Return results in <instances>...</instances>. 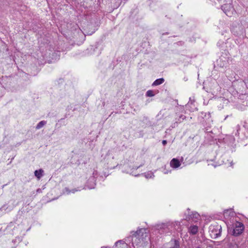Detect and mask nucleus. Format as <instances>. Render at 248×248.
Listing matches in <instances>:
<instances>
[{
	"label": "nucleus",
	"instance_id": "1",
	"mask_svg": "<svg viewBox=\"0 0 248 248\" xmlns=\"http://www.w3.org/2000/svg\"><path fill=\"white\" fill-rule=\"evenodd\" d=\"M131 235L127 237L124 240H119L115 243L116 248H131L129 245L131 243L132 246L137 248H143L149 240V236L147 230L141 228L135 232H131Z\"/></svg>",
	"mask_w": 248,
	"mask_h": 248
},
{
	"label": "nucleus",
	"instance_id": "2",
	"mask_svg": "<svg viewBox=\"0 0 248 248\" xmlns=\"http://www.w3.org/2000/svg\"><path fill=\"white\" fill-rule=\"evenodd\" d=\"M230 80L232 85L229 88V92L233 96H239V94H243L246 89L245 82L242 79H237V77L230 76Z\"/></svg>",
	"mask_w": 248,
	"mask_h": 248
},
{
	"label": "nucleus",
	"instance_id": "3",
	"mask_svg": "<svg viewBox=\"0 0 248 248\" xmlns=\"http://www.w3.org/2000/svg\"><path fill=\"white\" fill-rule=\"evenodd\" d=\"M179 225L180 223L179 221L169 220L155 224V228L161 232L167 233L176 229V226Z\"/></svg>",
	"mask_w": 248,
	"mask_h": 248
},
{
	"label": "nucleus",
	"instance_id": "4",
	"mask_svg": "<svg viewBox=\"0 0 248 248\" xmlns=\"http://www.w3.org/2000/svg\"><path fill=\"white\" fill-rule=\"evenodd\" d=\"M200 219V215L196 212H190L189 209H187V213H186L185 220L188 221L189 223H196Z\"/></svg>",
	"mask_w": 248,
	"mask_h": 248
},
{
	"label": "nucleus",
	"instance_id": "5",
	"mask_svg": "<svg viewBox=\"0 0 248 248\" xmlns=\"http://www.w3.org/2000/svg\"><path fill=\"white\" fill-rule=\"evenodd\" d=\"M221 227L218 224H212L209 226V232L211 237L216 238L221 234Z\"/></svg>",
	"mask_w": 248,
	"mask_h": 248
},
{
	"label": "nucleus",
	"instance_id": "6",
	"mask_svg": "<svg viewBox=\"0 0 248 248\" xmlns=\"http://www.w3.org/2000/svg\"><path fill=\"white\" fill-rule=\"evenodd\" d=\"M228 225H230V227H228L230 228L231 224H229ZM232 226L231 228L233 230L232 233L233 235L235 236H237L243 232L244 229L243 224L236 221L233 223Z\"/></svg>",
	"mask_w": 248,
	"mask_h": 248
},
{
	"label": "nucleus",
	"instance_id": "7",
	"mask_svg": "<svg viewBox=\"0 0 248 248\" xmlns=\"http://www.w3.org/2000/svg\"><path fill=\"white\" fill-rule=\"evenodd\" d=\"M105 161L108 164V168L110 169H114L118 165V163L114 156L110 153L107 155L105 158Z\"/></svg>",
	"mask_w": 248,
	"mask_h": 248
},
{
	"label": "nucleus",
	"instance_id": "8",
	"mask_svg": "<svg viewBox=\"0 0 248 248\" xmlns=\"http://www.w3.org/2000/svg\"><path fill=\"white\" fill-rule=\"evenodd\" d=\"M200 118L202 119V121L201 120L203 124L207 125L208 126H210L213 124V120L211 118V113L209 112H202L200 113L199 116Z\"/></svg>",
	"mask_w": 248,
	"mask_h": 248
},
{
	"label": "nucleus",
	"instance_id": "9",
	"mask_svg": "<svg viewBox=\"0 0 248 248\" xmlns=\"http://www.w3.org/2000/svg\"><path fill=\"white\" fill-rule=\"evenodd\" d=\"M93 176L91 177L88 180L84 188L88 189H93L94 188L95 186V176L97 175L96 172H94L93 174Z\"/></svg>",
	"mask_w": 248,
	"mask_h": 248
},
{
	"label": "nucleus",
	"instance_id": "10",
	"mask_svg": "<svg viewBox=\"0 0 248 248\" xmlns=\"http://www.w3.org/2000/svg\"><path fill=\"white\" fill-rule=\"evenodd\" d=\"M222 9L226 15L229 16H231L234 12V10L231 5L227 4L222 6Z\"/></svg>",
	"mask_w": 248,
	"mask_h": 248
},
{
	"label": "nucleus",
	"instance_id": "11",
	"mask_svg": "<svg viewBox=\"0 0 248 248\" xmlns=\"http://www.w3.org/2000/svg\"><path fill=\"white\" fill-rule=\"evenodd\" d=\"M195 102L194 97H190L189 101L187 103V104L186 105V109L189 110L191 112H193L195 110H196L197 107L195 106L194 104Z\"/></svg>",
	"mask_w": 248,
	"mask_h": 248
},
{
	"label": "nucleus",
	"instance_id": "12",
	"mask_svg": "<svg viewBox=\"0 0 248 248\" xmlns=\"http://www.w3.org/2000/svg\"><path fill=\"white\" fill-rule=\"evenodd\" d=\"M181 161H180L177 158H173L170 162V166L174 169H178L181 165Z\"/></svg>",
	"mask_w": 248,
	"mask_h": 248
},
{
	"label": "nucleus",
	"instance_id": "13",
	"mask_svg": "<svg viewBox=\"0 0 248 248\" xmlns=\"http://www.w3.org/2000/svg\"><path fill=\"white\" fill-rule=\"evenodd\" d=\"M198 232V225L197 223H195V224H191L188 227V232L192 235L196 234Z\"/></svg>",
	"mask_w": 248,
	"mask_h": 248
},
{
	"label": "nucleus",
	"instance_id": "14",
	"mask_svg": "<svg viewBox=\"0 0 248 248\" xmlns=\"http://www.w3.org/2000/svg\"><path fill=\"white\" fill-rule=\"evenodd\" d=\"M23 230V227L22 225L18 224L16 226H14L13 228V234H20Z\"/></svg>",
	"mask_w": 248,
	"mask_h": 248
},
{
	"label": "nucleus",
	"instance_id": "15",
	"mask_svg": "<svg viewBox=\"0 0 248 248\" xmlns=\"http://www.w3.org/2000/svg\"><path fill=\"white\" fill-rule=\"evenodd\" d=\"M224 217L226 219H229L230 217H233L234 213L232 209H227L224 211Z\"/></svg>",
	"mask_w": 248,
	"mask_h": 248
},
{
	"label": "nucleus",
	"instance_id": "16",
	"mask_svg": "<svg viewBox=\"0 0 248 248\" xmlns=\"http://www.w3.org/2000/svg\"><path fill=\"white\" fill-rule=\"evenodd\" d=\"M44 172V170L42 169L36 170L34 171V175L38 180H40L43 176Z\"/></svg>",
	"mask_w": 248,
	"mask_h": 248
},
{
	"label": "nucleus",
	"instance_id": "17",
	"mask_svg": "<svg viewBox=\"0 0 248 248\" xmlns=\"http://www.w3.org/2000/svg\"><path fill=\"white\" fill-rule=\"evenodd\" d=\"M218 103H222L223 104L222 106H219V108H222L224 105H226L229 103V100L228 99H225V98H220L219 99L217 100Z\"/></svg>",
	"mask_w": 248,
	"mask_h": 248
},
{
	"label": "nucleus",
	"instance_id": "18",
	"mask_svg": "<svg viewBox=\"0 0 248 248\" xmlns=\"http://www.w3.org/2000/svg\"><path fill=\"white\" fill-rule=\"evenodd\" d=\"M210 242L209 240H206L204 241L201 244V247H203V248H213L212 247L210 246L209 243Z\"/></svg>",
	"mask_w": 248,
	"mask_h": 248
},
{
	"label": "nucleus",
	"instance_id": "19",
	"mask_svg": "<svg viewBox=\"0 0 248 248\" xmlns=\"http://www.w3.org/2000/svg\"><path fill=\"white\" fill-rule=\"evenodd\" d=\"M164 81V79L163 78H160L156 79L152 84V86H157L161 84Z\"/></svg>",
	"mask_w": 248,
	"mask_h": 248
},
{
	"label": "nucleus",
	"instance_id": "20",
	"mask_svg": "<svg viewBox=\"0 0 248 248\" xmlns=\"http://www.w3.org/2000/svg\"><path fill=\"white\" fill-rule=\"evenodd\" d=\"M227 77L230 80V76H232V77H237V79H239V76L233 71L229 70L227 72Z\"/></svg>",
	"mask_w": 248,
	"mask_h": 248
},
{
	"label": "nucleus",
	"instance_id": "21",
	"mask_svg": "<svg viewBox=\"0 0 248 248\" xmlns=\"http://www.w3.org/2000/svg\"><path fill=\"white\" fill-rule=\"evenodd\" d=\"M146 178L150 179L153 178L154 177V173L151 171H148L142 174Z\"/></svg>",
	"mask_w": 248,
	"mask_h": 248
},
{
	"label": "nucleus",
	"instance_id": "22",
	"mask_svg": "<svg viewBox=\"0 0 248 248\" xmlns=\"http://www.w3.org/2000/svg\"><path fill=\"white\" fill-rule=\"evenodd\" d=\"M79 190H80L79 189H76V188L72 189V190H69V189L68 188H65V192L67 194H69L70 193H74L75 192H77V191H78Z\"/></svg>",
	"mask_w": 248,
	"mask_h": 248
},
{
	"label": "nucleus",
	"instance_id": "23",
	"mask_svg": "<svg viewBox=\"0 0 248 248\" xmlns=\"http://www.w3.org/2000/svg\"><path fill=\"white\" fill-rule=\"evenodd\" d=\"M46 124V121H42L37 124L36 128L37 129H39L44 126Z\"/></svg>",
	"mask_w": 248,
	"mask_h": 248
},
{
	"label": "nucleus",
	"instance_id": "24",
	"mask_svg": "<svg viewBox=\"0 0 248 248\" xmlns=\"http://www.w3.org/2000/svg\"><path fill=\"white\" fill-rule=\"evenodd\" d=\"M228 139L229 140V141H230L229 143H228L229 144L232 145V144H233V143L235 141V139L233 136H228L226 137V139L225 140H227Z\"/></svg>",
	"mask_w": 248,
	"mask_h": 248
},
{
	"label": "nucleus",
	"instance_id": "25",
	"mask_svg": "<svg viewBox=\"0 0 248 248\" xmlns=\"http://www.w3.org/2000/svg\"><path fill=\"white\" fill-rule=\"evenodd\" d=\"M222 161V163L225 164H229V165H230V166H231V167H232L233 165L232 161L231 159H227L226 160H223Z\"/></svg>",
	"mask_w": 248,
	"mask_h": 248
},
{
	"label": "nucleus",
	"instance_id": "26",
	"mask_svg": "<svg viewBox=\"0 0 248 248\" xmlns=\"http://www.w3.org/2000/svg\"><path fill=\"white\" fill-rule=\"evenodd\" d=\"M146 95L148 97H152L155 95L154 92L152 90H148L146 93Z\"/></svg>",
	"mask_w": 248,
	"mask_h": 248
},
{
	"label": "nucleus",
	"instance_id": "27",
	"mask_svg": "<svg viewBox=\"0 0 248 248\" xmlns=\"http://www.w3.org/2000/svg\"><path fill=\"white\" fill-rule=\"evenodd\" d=\"M7 209H8V207H7V205H4L1 208H0V211H4V213H6L10 210V209H9L8 211H6Z\"/></svg>",
	"mask_w": 248,
	"mask_h": 248
},
{
	"label": "nucleus",
	"instance_id": "28",
	"mask_svg": "<svg viewBox=\"0 0 248 248\" xmlns=\"http://www.w3.org/2000/svg\"><path fill=\"white\" fill-rule=\"evenodd\" d=\"M125 172L126 173H130V174L132 175H134V176H139L140 175L139 174H136L135 173H134L133 172V171H131V170H125Z\"/></svg>",
	"mask_w": 248,
	"mask_h": 248
},
{
	"label": "nucleus",
	"instance_id": "29",
	"mask_svg": "<svg viewBox=\"0 0 248 248\" xmlns=\"http://www.w3.org/2000/svg\"><path fill=\"white\" fill-rule=\"evenodd\" d=\"M185 118H186L185 116H184L183 115H181L180 116L179 119H178V122H181L182 121L184 120Z\"/></svg>",
	"mask_w": 248,
	"mask_h": 248
},
{
	"label": "nucleus",
	"instance_id": "30",
	"mask_svg": "<svg viewBox=\"0 0 248 248\" xmlns=\"http://www.w3.org/2000/svg\"><path fill=\"white\" fill-rule=\"evenodd\" d=\"M244 82H245V84L246 85V87H247L248 89V78L247 79H245Z\"/></svg>",
	"mask_w": 248,
	"mask_h": 248
},
{
	"label": "nucleus",
	"instance_id": "31",
	"mask_svg": "<svg viewBox=\"0 0 248 248\" xmlns=\"http://www.w3.org/2000/svg\"><path fill=\"white\" fill-rule=\"evenodd\" d=\"M167 143V141L166 140H163L162 141V144L163 145H165Z\"/></svg>",
	"mask_w": 248,
	"mask_h": 248
},
{
	"label": "nucleus",
	"instance_id": "32",
	"mask_svg": "<svg viewBox=\"0 0 248 248\" xmlns=\"http://www.w3.org/2000/svg\"><path fill=\"white\" fill-rule=\"evenodd\" d=\"M169 172H170V171H164V174H167V173H168Z\"/></svg>",
	"mask_w": 248,
	"mask_h": 248
},
{
	"label": "nucleus",
	"instance_id": "33",
	"mask_svg": "<svg viewBox=\"0 0 248 248\" xmlns=\"http://www.w3.org/2000/svg\"><path fill=\"white\" fill-rule=\"evenodd\" d=\"M13 226V223H11L8 227H12Z\"/></svg>",
	"mask_w": 248,
	"mask_h": 248
},
{
	"label": "nucleus",
	"instance_id": "34",
	"mask_svg": "<svg viewBox=\"0 0 248 248\" xmlns=\"http://www.w3.org/2000/svg\"><path fill=\"white\" fill-rule=\"evenodd\" d=\"M239 109H240L241 110H243V109H244L245 108V107H243V108H239Z\"/></svg>",
	"mask_w": 248,
	"mask_h": 248
},
{
	"label": "nucleus",
	"instance_id": "35",
	"mask_svg": "<svg viewBox=\"0 0 248 248\" xmlns=\"http://www.w3.org/2000/svg\"><path fill=\"white\" fill-rule=\"evenodd\" d=\"M229 117V115H227L225 118H224V120H226V119Z\"/></svg>",
	"mask_w": 248,
	"mask_h": 248
},
{
	"label": "nucleus",
	"instance_id": "36",
	"mask_svg": "<svg viewBox=\"0 0 248 248\" xmlns=\"http://www.w3.org/2000/svg\"><path fill=\"white\" fill-rule=\"evenodd\" d=\"M101 248H110L108 247H101Z\"/></svg>",
	"mask_w": 248,
	"mask_h": 248
},
{
	"label": "nucleus",
	"instance_id": "37",
	"mask_svg": "<svg viewBox=\"0 0 248 248\" xmlns=\"http://www.w3.org/2000/svg\"><path fill=\"white\" fill-rule=\"evenodd\" d=\"M196 248H203V247H201V245L200 247H198Z\"/></svg>",
	"mask_w": 248,
	"mask_h": 248
},
{
	"label": "nucleus",
	"instance_id": "38",
	"mask_svg": "<svg viewBox=\"0 0 248 248\" xmlns=\"http://www.w3.org/2000/svg\"><path fill=\"white\" fill-rule=\"evenodd\" d=\"M237 132L239 134V133H238V130H237Z\"/></svg>",
	"mask_w": 248,
	"mask_h": 248
}]
</instances>
